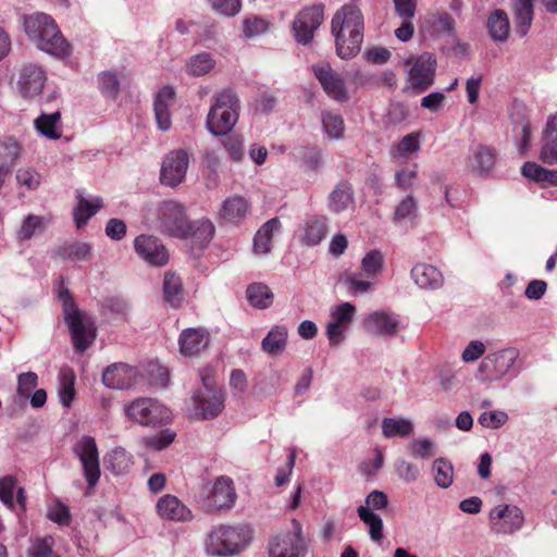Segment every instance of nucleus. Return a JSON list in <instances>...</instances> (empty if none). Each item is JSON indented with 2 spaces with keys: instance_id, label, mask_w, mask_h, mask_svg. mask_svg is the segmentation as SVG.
I'll use <instances>...</instances> for the list:
<instances>
[{
  "instance_id": "1",
  "label": "nucleus",
  "mask_w": 557,
  "mask_h": 557,
  "mask_svg": "<svg viewBox=\"0 0 557 557\" xmlns=\"http://www.w3.org/2000/svg\"><path fill=\"white\" fill-rule=\"evenodd\" d=\"M335 37L336 52L342 59L355 57L361 49L363 40V15L354 4H346L338 10L331 23Z\"/></svg>"
},
{
  "instance_id": "2",
  "label": "nucleus",
  "mask_w": 557,
  "mask_h": 557,
  "mask_svg": "<svg viewBox=\"0 0 557 557\" xmlns=\"http://www.w3.org/2000/svg\"><path fill=\"white\" fill-rule=\"evenodd\" d=\"M24 29L27 37L36 44L38 49L54 57L70 54L71 47L50 15L37 12L26 16Z\"/></svg>"
},
{
  "instance_id": "3",
  "label": "nucleus",
  "mask_w": 557,
  "mask_h": 557,
  "mask_svg": "<svg viewBox=\"0 0 557 557\" xmlns=\"http://www.w3.org/2000/svg\"><path fill=\"white\" fill-rule=\"evenodd\" d=\"M252 539L247 525H218L207 536L206 552L214 557H232L243 552Z\"/></svg>"
},
{
  "instance_id": "4",
  "label": "nucleus",
  "mask_w": 557,
  "mask_h": 557,
  "mask_svg": "<svg viewBox=\"0 0 557 557\" xmlns=\"http://www.w3.org/2000/svg\"><path fill=\"white\" fill-rule=\"evenodd\" d=\"M64 321L67 324L76 350L84 352L96 338V329L89 315L79 311L67 289L60 293Z\"/></svg>"
},
{
  "instance_id": "5",
  "label": "nucleus",
  "mask_w": 557,
  "mask_h": 557,
  "mask_svg": "<svg viewBox=\"0 0 557 557\" xmlns=\"http://www.w3.org/2000/svg\"><path fill=\"white\" fill-rule=\"evenodd\" d=\"M239 100L228 90L214 96V101L207 116V128L214 136L226 135L238 120Z\"/></svg>"
},
{
  "instance_id": "6",
  "label": "nucleus",
  "mask_w": 557,
  "mask_h": 557,
  "mask_svg": "<svg viewBox=\"0 0 557 557\" xmlns=\"http://www.w3.org/2000/svg\"><path fill=\"white\" fill-rule=\"evenodd\" d=\"M125 413L143 425L163 424L171 419V411L152 398L135 399L125 408Z\"/></svg>"
},
{
  "instance_id": "7",
  "label": "nucleus",
  "mask_w": 557,
  "mask_h": 557,
  "mask_svg": "<svg viewBox=\"0 0 557 557\" xmlns=\"http://www.w3.org/2000/svg\"><path fill=\"white\" fill-rule=\"evenodd\" d=\"M160 230L172 237L186 238L189 222L184 207L172 200L163 201L158 207Z\"/></svg>"
},
{
  "instance_id": "8",
  "label": "nucleus",
  "mask_w": 557,
  "mask_h": 557,
  "mask_svg": "<svg viewBox=\"0 0 557 557\" xmlns=\"http://www.w3.org/2000/svg\"><path fill=\"white\" fill-rule=\"evenodd\" d=\"M407 64H411L408 71L410 88L422 92L433 85L436 59L431 53L424 52L417 58H411L407 60Z\"/></svg>"
},
{
  "instance_id": "9",
  "label": "nucleus",
  "mask_w": 557,
  "mask_h": 557,
  "mask_svg": "<svg viewBox=\"0 0 557 557\" xmlns=\"http://www.w3.org/2000/svg\"><path fill=\"white\" fill-rule=\"evenodd\" d=\"M293 531L276 535L270 543V557H300L305 553L301 525L293 519Z\"/></svg>"
},
{
  "instance_id": "10",
  "label": "nucleus",
  "mask_w": 557,
  "mask_h": 557,
  "mask_svg": "<svg viewBox=\"0 0 557 557\" xmlns=\"http://www.w3.org/2000/svg\"><path fill=\"white\" fill-rule=\"evenodd\" d=\"M524 517L521 509L510 504H499L490 512V524L497 534H512L523 525Z\"/></svg>"
},
{
  "instance_id": "11",
  "label": "nucleus",
  "mask_w": 557,
  "mask_h": 557,
  "mask_svg": "<svg viewBox=\"0 0 557 557\" xmlns=\"http://www.w3.org/2000/svg\"><path fill=\"white\" fill-rule=\"evenodd\" d=\"M324 18L323 5L314 4L301 10L293 22V32L297 42L307 45L314 36Z\"/></svg>"
},
{
  "instance_id": "12",
  "label": "nucleus",
  "mask_w": 557,
  "mask_h": 557,
  "mask_svg": "<svg viewBox=\"0 0 557 557\" xmlns=\"http://www.w3.org/2000/svg\"><path fill=\"white\" fill-rule=\"evenodd\" d=\"M74 453L83 466L88 487H94L100 478L99 455L95 438L83 436L75 445Z\"/></svg>"
},
{
  "instance_id": "13",
  "label": "nucleus",
  "mask_w": 557,
  "mask_h": 557,
  "mask_svg": "<svg viewBox=\"0 0 557 557\" xmlns=\"http://www.w3.org/2000/svg\"><path fill=\"white\" fill-rule=\"evenodd\" d=\"M518 356L516 348H505L490 354L480 363L479 371L490 381L499 380L510 371Z\"/></svg>"
},
{
  "instance_id": "14",
  "label": "nucleus",
  "mask_w": 557,
  "mask_h": 557,
  "mask_svg": "<svg viewBox=\"0 0 557 557\" xmlns=\"http://www.w3.org/2000/svg\"><path fill=\"white\" fill-rule=\"evenodd\" d=\"M189 164V156L186 150L171 151L163 160L161 168V183L171 187L180 185L185 178Z\"/></svg>"
},
{
  "instance_id": "15",
  "label": "nucleus",
  "mask_w": 557,
  "mask_h": 557,
  "mask_svg": "<svg viewBox=\"0 0 557 557\" xmlns=\"http://www.w3.org/2000/svg\"><path fill=\"white\" fill-rule=\"evenodd\" d=\"M136 253L153 267H163L169 261V252L162 242L152 235L141 234L134 240Z\"/></svg>"
},
{
  "instance_id": "16",
  "label": "nucleus",
  "mask_w": 557,
  "mask_h": 557,
  "mask_svg": "<svg viewBox=\"0 0 557 557\" xmlns=\"http://www.w3.org/2000/svg\"><path fill=\"white\" fill-rule=\"evenodd\" d=\"M315 77L319 79L329 97L337 102L348 100V91L343 78L327 63L313 66Z\"/></svg>"
},
{
  "instance_id": "17",
  "label": "nucleus",
  "mask_w": 557,
  "mask_h": 557,
  "mask_svg": "<svg viewBox=\"0 0 557 557\" xmlns=\"http://www.w3.org/2000/svg\"><path fill=\"white\" fill-rule=\"evenodd\" d=\"M356 308L350 302H343L331 311V321L326 325V335L331 345H338L343 341V334L352 322Z\"/></svg>"
},
{
  "instance_id": "18",
  "label": "nucleus",
  "mask_w": 557,
  "mask_h": 557,
  "mask_svg": "<svg viewBox=\"0 0 557 557\" xmlns=\"http://www.w3.org/2000/svg\"><path fill=\"white\" fill-rule=\"evenodd\" d=\"M45 83L46 74L39 65L33 63L23 65L20 71L17 86L24 98H34L40 95Z\"/></svg>"
},
{
  "instance_id": "19",
  "label": "nucleus",
  "mask_w": 557,
  "mask_h": 557,
  "mask_svg": "<svg viewBox=\"0 0 557 557\" xmlns=\"http://www.w3.org/2000/svg\"><path fill=\"white\" fill-rule=\"evenodd\" d=\"M137 379V370L123 362L109 366L102 373L103 384L112 389H126L132 387Z\"/></svg>"
},
{
  "instance_id": "20",
  "label": "nucleus",
  "mask_w": 557,
  "mask_h": 557,
  "mask_svg": "<svg viewBox=\"0 0 557 557\" xmlns=\"http://www.w3.org/2000/svg\"><path fill=\"white\" fill-rule=\"evenodd\" d=\"M195 414L200 419L216 417L224 407V393L221 389H208L194 396Z\"/></svg>"
},
{
  "instance_id": "21",
  "label": "nucleus",
  "mask_w": 557,
  "mask_h": 557,
  "mask_svg": "<svg viewBox=\"0 0 557 557\" xmlns=\"http://www.w3.org/2000/svg\"><path fill=\"white\" fill-rule=\"evenodd\" d=\"M236 499V492L233 481L230 478H218L207 497V506L211 510H219L230 508L234 505Z\"/></svg>"
},
{
  "instance_id": "22",
  "label": "nucleus",
  "mask_w": 557,
  "mask_h": 557,
  "mask_svg": "<svg viewBox=\"0 0 557 557\" xmlns=\"http://www.w3.org/2000/svg\"><path fill=\"white\" fill-rule=\"evenodd\" d=\"M539 159L548 165L557 164V113L548 116L542 131Z\"/></svg>"
},
{
  "instance_id": "23",
  "label": "nucleus",
  "mask_w": 557,
  "mask_h": 557,
  "mask_svg": "<svg viewBox=\"0 0 557 557\" xmlns=\"http://www.w3.org/2000/svg\"><path fill=\"white\" fill-rule=\"evenodd\" d=\"M159 517L163 520L184 522L193 518L191 510L176 496L166 494L156 505Z\"/></svg>"
},
{
  "instance_id": "24",
  "label": "nucleus",
  "mask_w": 557,
  "mask_h": 557,
  "mask_svg": "<svg viewBox=\"0 0 557 557\" xmlns=\"http://www.w3.org/2000/svg\"><path fill=\"white\" fill-rule=\"evenodd\" d=\"M180 351L184 356H195L207 348L209 333L202 327H189L182 332L178 339Z\"/></svg>"
},
{
  "instance_id": "25",
  "label": "nucleus",
  "mask_w": 557,
  "mask_h": 557,
  "mask_svg": "<svg viewBox=\"0 0 557 557\" xmlns=\"http://www.w3.org/2000/svg\"><path fill=\"white\" fill-rule=\"evenodd\" d=\"M495 163V150L485 145L473 148L468 159V168L475 175H487L494 169Z\"/></svg>"
},
{
  "instance_id": "26",
  "label": "nucleus",
  "mask_w": 557,
  "mask_h": 557,
  "mask_svg": "<svg viewBox=\"0 0 557 557\" xmlns=\"http://www.w3.org/2000/svg\"><path fill=\"white\" fill-rule=\"evenodd\" d=\"M363 324L369 333L383 336L394 335L398 330L397 320L384 311L370 313L364 319Z\"/></svg>"
},
{
  "instance_id": "27",
  "label": "nucleus",
  "mask_w": 557,
  "mask_h": 557,
  "mask_svg": "<svg viewBox=\"0 0 557 557\" xmlns=\"http://www.w3.org/2000/svg\"><path fill=\"white\" fill-rule=\"evenodd\" d=\"M92 256V245L87 242H65L53 252V258L70 261H87Z\"/></svg>"
},
{
  "instance_id": "28",
  "label": "nucleus",
  "mask_w": 557,
  "mask_h": 557,
  "mask_svg": "<svg viewBox=\"0 0 557 557\" xmlns=\"http://www.w3.org/2000/svg\"><path fill=\"white\" fill-rule=\"evenodd\" d=\"M175 92L171 87H163L154 99V114L158 126L161 131L171 127V115L169 107L174 102Z\"/></svg>"
},
{
  "instance_id": "29",
  "label": "nucleus",
  "mask_w": 557,
  "mask_h": 557,
  "mask_svg": "<svg viewBox=\"0 0 557 557\" xmlns=\"http://www.w3.org/2000/svg\"><path fill=\"white\" fill-rule=\"evenodd\" d=\"M411 276L421 288L436 289L443 285L442 273L431 264H416L411 270Z\"/></svg>"
},
{
  "instance_id": "30",
  "label": "nucleus",
  "mask_w": 557,
  "mask_h": 557,
  "mask_svg": "<svg viewBox=\"0 0 557 557\" xmlns=\"http://www.w3.org/2000/svg\"><path fill=\"white\" fill-rule=\"evenodd\" d=\"M250 211V203L242 196H233L224 200L220 216L231 223L244 220Z\"/></svg>"
},
{
  "instance_id": "31",
  "label": "nucleus",
  "mask_w": 557,
  "mask_h": 557,
  "mask_svg": "<svg viewBox=\"0 0 557 557\" xmlns=\"http://www.w3.org/2000/svg\"><path fill=\"white\" fill-rule=\"evenodd\" d=\"M215 232L213 223L209 220H200L189 223L188 234L186 238L191 242L193 249H203L212 240Z\"/></svg>"
},
{
  "instance_id": "32",
  "label": "nucleus",
  "mask_w": 557,
  "mask_h": 557,
  "mask_svg": "<svg viewBox=\"0 0 557 557\" xmlns=\"http://www.w3.org/2000/svg\"><path fill=\"white\" fill-rule=\"evenodd\" d=\"M281 222L277 218H273L265 222L257 232L253 238V252L264 256L271 250V242L274 234L278 233Z\"/></svg>"
},
{
  "instance_id": "33",
  "label": "nucleus",
  "mask_w": 557,
  "mask_h": 557,
  "mask_svg": "<svg viewBox=\"0 0 557 557\" xmlns=\"http://www.w3.org/2000/svg\"><path fill=\"white\" fill-rule=\"evenodd\" d=\"M513 16L518 35L521 37L525 36L533 21L532 0H516L513 4Z\"/></svg>"
},
{
  "instance_id": "34",
  "label": "nucleus",
  "mask_w": 557,
  "mask_h": 557,
  "mask_svg": "<svg viewBox=\"0 0 557 557\" xmlns=\"http://www.w3.org/2000/svg\"><path fill=\"white\" fill-rule=\"evenodd\" d=\"M521 174L536 183L557 186V170L545 169L536 162H525L521 168Z\"/></svg>"
},
{
  "instance_id": "35",
  "label": "nucleus",
  "mask_w": 557,
  "mask_h": 557,
  "mask_svg": "<svg viewBox=\"0 0 557 557\" xmlns=\"http://www.w3.org/2000/svg\"><path fill=\"white\" fill-rule=\"evenodd\" d=\"M327 221L324 216H312L306 221L304 243L307 246L319 245L326 236Z\"/></svg>"
},
{
  "instance_id": "36",
  "label": "nucleus",
  "mask_w": 557,
  "mask_h": 557,
  "mask_svg": "<svg viewBox=\"0 0 557 557\" xmlns=\"http://www.w3.org/2000/svg\"><path fill=\"white\" fill-rule=\"evenodd\" d=\"M76 198L77 206L73 214L76 226L81 228L102 207V199L95 198L92 201H89L83 197L81 191H77Z\"/></svg>"
},
{
  "instance_id": "37",
  "label": "nucleus",
  "mask_w": 557,
  "mask_h": 557,
  "mask_svg": "<svg viewBox=\"0 0 557 557\" xmlns=\"http://www.w3.org/2000/svg\"><path fill=\"white\" fill-rule=\"evenodd\" d=\"M488 33L493 40L505 41L510 33L508 15L503 10H495L487 20Z\"/></svg>"
},
{
  "instance_id": "38",
  "label": "nucleus",
  "mask_w": 557,
  "mask_h": 557,
  "mask_svg": "<svg viewBox=\"0 0 557 557\" xmlns=\"http://www.w3.org/2000/svg\"><path fill=\"white\" fill-rule=\"evenodd\" d=\"M354 203V193L350 185L346 183L338 184L330 194L329 208L334 213H341L347 210Z\"/></svg>"
},
{
  "instance_id": "39",
  "label": "nucleus",
  "mask_w": 557,
  "mask_h": 557,
  "mask_svg": "<svg viewBox=\"0 0 557 557\" xmlns=\"http://www.w3.org/2000/svg\"><path fill=\"white\" fill-rule=\"evenodd\" d=\"M413 432V423L407 418H384L382 434L386 438L406 437Z\"/></svg>"
},
{
  "instance_id": "40",
  "label": "nucleus",
  "mask_w": 557,
  "mask_h": 557,
  "mask_svg": "<svg viewBox=\"0 0 557 557\" xmlns=\"http://www.w3.org/2000/svg\"><path fill=\"white\" fill-rule=\"evenodd\" d=\"M287 342V330L284 326L273 327L268 335L262 339V349L272 356L281 354Z\"/></svg>"
},
{
  "instance_id": "41",
  "label": "nucleus",
  "mask_w": 557,
  "mask_h": 557,
  "mask_svg": "<svg viewBox=\"0 0 557 557\" xmlns=\"http://www.w3.org/2000/svg\"><path fill=\"white\" fill-rule=\"evenodd\" d=\"M164 299L173 308L181 306L183 300L182 280L172 272H166L163 280Z\"/></svg>"
},
{
  "instance_id": "42",
  "label": "nucleus",
  "mask_w": 557,
  "mask_h": 557,
  "mask_svg": "<svg viewBox=\"0 0 557 557\" xmlns=\"http://www.w3.org/2000/svg\"><path fill=\"white\" fill-rule=\"evenodd\" d=\"M60 112L50 114H41L35 120L36 129L49 139H59L61 137L60 131Z\"/></svg>"
},
{
  "instance_id": "43",
  "label": "nucleus",
  "mask_w": 557,
  "mask_h": 557,
  "mask_svg": "<svg viewBox=\"0 0 557 557\" xmlns=\"http://www.w3.org/2000/svg\"><path fill=\"white\" fill-rule=\"evenodd\" d=\"M246 293L248 301L255 308L265 309L269 308L273 302V293L265 284H250Z\"/></svg>"
},
{
  "instance_id": "44",
  "label": "nucleus",
  "mask_w": 557,
  "mask_h": 557,
  "mask_svg": "<svg viewBox=\"0 0 557 557\" xmlns=\"http://www.w3.org/2000/svg\"><path fill=\"white\" fill-rule=\"evenodd\" d=\"M358 516L360 520L368 527L370 537L379 542L383 539V520L373 511H369L368 507H359Z\"/></svg>"
},
{
  "instance_id": "45",
  "label": "nucleus",
  "mask_w": 557,
  "mask_h": 557,
  "mask_svg": "<svg viewBox=\"0 0 557 557\" xmlns=\"http://www.w3.org/2000/svg\"><path fill=\"white\" fill-rule=\"evenodd\" d=\"M432 471L434 473V480L440 487L447 488L451 485L454 479V467L448 460L444 458L434 460Z\"/></svg>"
},
{
  "instance_id": "46",
  "label": "nucleus",
  "mask_w": 557,
  "mask_h": 557,
  "mask_svg": "<svg viewBox=\"0 0 557 557\" xmlns=\"http://www.w3.org/2000/svg\"><path fill=\"white\" fill-rule=\"evenodd\" d=\"M420 149V133H411L406 135L393 150L395 158H407L416 153Z\"/></svg>"
},
{
  "instance_id": "47",
  "label": "nucleus",
  "mask_w": 557,
  "mask_h": 557,
  "mask_svg": "<svg viewBox=\"0 0 557 557\" xmlns=\"http://www.w3.org/2000/svg\"><path fill=\"white\" fill-rule=\"evenodd\" d=\"M323 128L332 139H339L344 136L345 124L339 114L325 112L322 115Z\"/></svg>"
},
{
  "instance_id": "48",
  "label": "nucleus",
  "mask_w": 557,
  "mask_h": 557,
  "mask_svg": "<svg viewBox=\"0 0 557 557\" xmlns=\"http://www.w3.org/2000/svg\"><path fill=\"white\" fill-rule=\"evenodd\" d=\"M214 60L208 53H200L193 58L187 63V71L194 76H202L209 73L214 67Z\"/></svg>"
},
{
  "instance_id": "49",
  "label": "nucleus",
  "mask_w": 557,
  "mask_h": 557,
  "mask_svg": "<svg viewBox=\"0 0 557 557\" xmlns=\"http://www.w3.org/2000/svg\"><path fill=\"white\" fill-rule=\"evenodd\" d=\"M21 146L17 140L8 138L0 144V164H7L10 169L21 154Z\"/></svg>"
},
{
  "instance_id": "50",
  "label": "nucleus",
  "mask_w": 557,
  "mask_h": 557,
  "mask_svg": "<svg viewBox=\"0 0 557 557\" xmlns=\"http://www.w3.org/2000/svg\"><path fill=\"white\" fill-rule=\"evenodd\" d=\"M224 148L226 149L230 159L234 162H239L243 160L245 156L244 150V139L242 136L237 134H226L225 138L222 141Z\"/></svg>"
},
{
  "instance_id": "51",
  "label": "nucleus",
  "mask_w": 557,
  "mask_h": 557,
  "mask_svg": "<svg viewBox=\"0 0 557 557\" xmlns=\"http://www.w3.org/2000/svg\"><path fill=\"white\" fill-rule=\"evenodd\" d=\"M295 157L308 170L317 171L321 166V153L315 148L301 147Z\"/></svg>"
},
{
  "instance_id": "52",
  "label": "nucleus",
  "mask_w": 557,
  "mask_h": 557,
  "mask_svg": "<svg viewBox=\"0 0 557 557\" xmlns=\"http://www.w3.org/2000/svg\"><path fill=\"white\" fill-rule=\"evenodd\" d=\"M54 540L52 536H45L34 541L28 549L27 557H59L53 550Z\"/></svg>"
},
{
  "instance_id": "53",
  "label": "nucleus",
  "mask_w": 557,
  "mask_h": 557,
  "mask_svg": "<svg viewBox=\"0 0 557 557\" xmlns=\"http://www.w3.org/2000/svg\"><path fill=\"white\" fill-rule=\"evenodd\" d=\"M384 258L381 251L371 250L363 257L361 268L367 276H374L383 268Z\"/></svg>"
},
{
  "instance_id": "54",
  "label": "nucleus",
  "mask_w": 557,
  "mask_h": 557,
  "mask_svg": "<svg viewBox=\"0 0 557 557\" xmlns=\"http://www.w3.org/2000/svg\"><path fill=\"white\" fill-rule=\"evenodd\" d=\"M45 220L42 216L29 214L23 221L21 228L17 232V239L21 242L28 240L34 235L35 231L42 228Z\"/></svg>"
},
{
  "instance_id": "55",
  "label": "nucleus",
  "mask_w": 557,
  "mask_h": 557,
  "mask_svg": "<svg viewBox=\"0 0 557 557\" xmlns=\"http://www.w3.org/2000/svg\"><path fill=\"white\" fill-rule=\"evenodd\" d=\"M508 421V414L502 410L482 412L479 417V423L487 429H499Z\"/></svg>"
},
{
  "instance_id": "56",
  "label": "nucleus",
  "mask_w": 557,
  "mask_h": 557,
  "mask_svg": "<svg viewBox=\"0 0 557 557\" xmlns=\"http://www.w3.org/2000/svg\"><path fill=\"white\" fill-rule=\"evenodd\" d=\"M16 181L29 190L36 189L41 183L40 174L30 168H21L16 173Z\"/></svg>"
},
{
  "instance_id": "57",
  "label": "nucleus",
  "mask_w": 557,
  "mask_h": 557,
  "mask_svg": "<svg viewBox=\"0 0 557 557\" xmlns=\"http://www.w3.org/2000/svg\"><path fill=\"white\" fill-rule=\"evenodd\" d=\"M99 85L102 94L115 99L120 91L117 77L112 72H103L99 75Z\"/></svg>"
},
{
  "instance_id": "58",
  "label": "nucleus",
  "mask_w": 557,
  "mask_h": 557,
  "mask_svg": "<svg viewBox=\"0 0 557 557\" xmlns=\"http://www.w3.org/2000/svg\"><path fill=\"white\" fill-rule=\"evenodd\" d=\"M516 129H518L520 134L518 150L522 156H525L531 147L533 127L528 119H523L516 124Z\"/></svg>"
},
{
  "instance_id": "59",
  "label": "nucleus",
  "mask_w": 557,
  "mask_h": 557,
  "mask_svg": "<svg viewBox=\"0 0 557 557\" xmlns=\"http://www.w3.org/2000/svg\"><path fill=\"white\" fill-rule=\"evenodd\" d=\"M409 447L414 458L428 459L435 455L433 442L426 438L413 440Z\"/></svg>"
},
{
  "instance_id": "60",
  "label": "nucleus",
  "mask_w": 557,
  "mask_h": 557,
  "mask_svg": "<svg viewBox=\"0 0 557 557\" xmlns=\"http://www.w3.org/2000/svg\"><path fill=\"white\" fill-rule=\"evenodd\" d=\"M38 376L35 372L21 373L17 377V394L22 398H28L30 392L37 386Z\"/></svg>"
},
{
  "instance_id": "61",
  "label": "nucleus",
  "mask_w": 557,
  "mask_h": 557,
  "mask_svg": "<svg viewBox=\"0 0 557 557\" xmlns=\"http://www.w3.org/2000/svg\"><path fill=\"white\" fill-rule=\"evenodd\" d=\"M16 479L12 475L0 479V499L10 509L14 507L13 493L16 488Z\"/></svg>"
},
{
  "instance_id": "62",
  "label": "nucleus",
  "mask_w": 557,
  "mask_h": 557,
  "mask_svg": "<svg viewBox=\"0 0 557 557\" xmlns=\"http://www.w3.org/2000/svg\"><path fill=\"white\" fill-rule=\"evenodd\" d=\"M109 463L115 474H121L128 469L129 458L124 449L117 448L109 455Z\"/></svg>"
},
{
  "instance_id": "63",
  "label": "nucleus",
  "mask_w": 557,
  "mask_h": 557,
  "mask_svg": "<svg viewBox=\"0 0 557 557\" xmlns=\"http://www.w3.org/2000/svg\"><path fill=\"white\" fill-rule=\"evenodd\" d=\"M417 211V201L411 195H408L403 199L396 207L394 212V221L399 222L401 220L414 216Z\"/></svg>"
},
{
  "instance_id": "64",
  "label": "nucleus",
  "mask_w": 557,
  "mask_h": 557,
  "mask_svg": "<svg viewBox=\"0 0 557 557\" xmlns=\"http://www.w3.org/2000/svg\"><path fill=\"white\" fill-rule=\"evenodd\" d=\"M418 165L414 164L412 169H401L395 173L396 186L403 190L411 188L417 180Z\"/></svg>"
}]
</instances>
